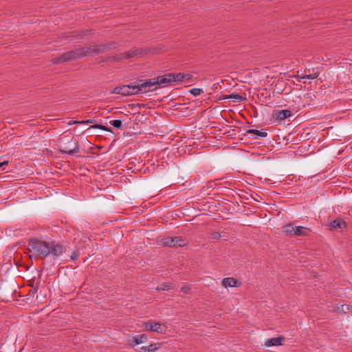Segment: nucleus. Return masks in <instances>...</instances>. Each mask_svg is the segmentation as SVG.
Here are the masks:
<instances>
[{
	"label": "nucleus",
	"mask_w": 352,
	"mask_h": 352,
	"mask_svg": "<svg viewBox=\"0 0 352 352\" xmlns=\"http://www.w3.org/2000/svg\"><path fill=\"white\" fill-rule=\"evenodd\" d=\"M226 98H227V99H228V98L234 99L235 102H241V101L245 100V98H244L243 96H242L241 95H240L239 94H230L229 96H227L226 97Z\"/></svg>",
	"instance_id": "412c9836"
},
{
	"label": "nucleus",
	"mask_w": 352,
	"mask_h": 352,
	"mask_svg": "<svg viewBox=\"0 0 352 352\" xmlns=\"http://www.w3.org/2000/svg\"><path fill=\"white\" fill-rule=\"evenodd\" d=\"M86 122H87V124H93V123H94V122H95V120H93V119L87 120H86Z\"/></svg>",
	"instance_id": "7c9ffc66"
},
{
	"label": "nucleus",
	"mask_w": 352,
	"mask_h": 352,
	"mask_svg": "<svg viewBox=\"0 0 352 352\" xmlns=\"http://www.w3.org/2000/svg\"><path fill=\"white\" fill-rule=\"evenodd\" d=\"M110 124L116 129H120L122 126V122L120 120H113L109 122Z\"/></svg>",
	"instance_id": "b1692460"
},
{
	"label": "nucleus",
	"mask_w": 352,
	"mask_h": 352,
	"mask_svg": "<svg viewBox=\"0 0 352 352\" xmlns=\"http://www.w3.org/2000/svg\"><path fill=\"white\" fill-rule=\"evenodd\" d=\"M320 74V72H314L312 74H307V75H304V76H300V82H302V80L303 79H309V80H314V79H316L318 78V76H319Z\"/></svg>",
	"instance_id": "6ab92c4d"
},
{
	"label": "nucleus",
	"mask_w": 352,
	"mask_h": 352,
	"mask_svg": "<svg viewBox=\"0 0 352 352\" xmlns=\"http://www.w3.org/2000/svg\"><path fill=\"white\" fill-rule=\"evenodd\" d=\"M87 124L86 120L78 121L77 124Z\"/></svg>",
	"instance_id": "72a5a7b5"
},
{
	"label": "nucleus",
	"mask_w": 352,
	"mask_h": 352,
	"mask_svg": "<svg viewBox=\"0 0 352 352\" xmlns=\"http://www.w3.org/2000/svg\"><path fill=\"white\" fill-rule=\"evenodd\" d=\"M190 93L195 96H197L203 93V90L199 88H193L190 90Z\"/></svg>",
	"instance_id": "393cba45"
},
{
	"label": "nucleus",
	"mask_w": 352,
	"mask_h": 352,
	"mask_svg": "<svg viewBox=\"0 0 352 352\" xmlns=\"http://www.w3.org/2000/svg\"><path fill=\"white\" fill-rule=\"evenodd\" d=\"M171 74V76L173 78H174L173 79H172V82H184V74L182 73H177V74H174V73H170Z\"/></svg>",
	"instance_id": "aec40b11"
},
{
	"label": "nucleus",
	"mask_w": 352,
	"mask_h": 352,
	"mask_svg": "<svg viewBox=\"0 0 352 352\" xmlns=\"http://www.w3.org/2000/svg\"><path fill=\"white\" fill-rule=\"evenodd\" d=\"M346 227V223L340 219H336L329 224L330 230H341Z\"/></svg>",
	"instance_id": "9b49d317"
},
{
	"label": "nucleus",
	"mask_w": 352,
	"mask_h": 352,
	"mask_svg": "<svg viewBox=\"0 0 352 352\" xmlns=\"http://www.w3.org/2000/svg\"><path fill=\"white\" fill-rule=\"evenodd\" d=\"M28 250L30 258L40 256L45 258L50 254L58 257L65 252L66 248L60 243L56 241L50 243L36 239H30L28 245Z\"/></svg>",
	"instance_id": "f257e3e1"
},
{
	"label": "nucleus",
	"mask_w": 352,
	"mask_h": 352,
	"mask_svg": "<svg viewBox=\"0 0 352 352\" xmlns=\"http://www.w3.org/2000/svg\"><path fill=\"white\" fill-rule=\"evenodd\" d=\"M223 286L225 287H239L241 285V283L237 279L232 278V277H228L225 278L222 280L221 282Z\"/></svg>",
	"instance_id": "f8f14e48"
},
{
	"label": "nucleus",
	"mask_w": 352,
	"mask_h": 352,
	"mask_svg": "<svg viewBox=\"0 0 352 352\" xmlns=\"http://www.w3.org/2000/svg\"><path fill=\"white\" fill-rule=\"evenodd\" d=\"M138 85L141 92H147L148 91H153L158 88L155 78H150L146 80H139Z\"/></svg>",
	"instance_id": "6e6552de"
},
{
	"label": "nucleus",
	"mask_w": 352,
	"mask_h": 352,
	"mask_svg": "<svg viewBox=\"0 0 352 352\" xmlns=\"http://www.w3.org/2000/svg\"><path fill=\"white\" fill-rule=\"evenodd\" d=\"M292 113L291 111L288 109H283L280 111H274L273 116L276 118L277 120H283L285 118L291 116Z\"/></svg>",
	"instance_id": "ddd939ff"
},
{
	"label": "nucleus",
	"mask_w": 352,
	"mask_h": 352,
	"mask_svg": "<svg viewBox=\"0 0 352 352\" xmlns=\"http://www.w3.org/2000/svg\"><path fill=\"white\" fill-rule=\"evenodd\" d=\"M161 241L164 246L167 247H183L187 243L186 239L181 236H166Z\"/></svg>",
	"instance_id": "423d86ee"
},
{
	"label": "nucleus",
	"mask_w": 352,
	"mask_h": 352,
	"mask_svg": "<svg viewBox=\"0 0 352 352\" xmlns=\"http://www.w3.org/2000/svg\"><path fill=\"white\" fill-rule=\"evenodd\" d=\"M58 148L62 153L73 155L79 151L78 142L74 138L65 136L58 140Z\"/></svg>",
	"instance_id": "7ed1b4c3"
},
{
	"label": "nucleus",
	"mask_w": 352,
	"mask_h": 352,
	"mask_svg": "<svg viewBox=\"0 0 352 352\" xmlns=\"http://www.w3.org/2000/svg\"><path fill=\"white\" fill-rule=\"evenodd\" d=\"M184 82L189 81L192 78V75L190 74H184Z\"/></svg>",
	"instance_id": "c85d7f7f"
},
{
	"label": "nucleus",
	"mask_w": 352,
	"mask_h": 352,
	"mask_svg": "<svg viewBox=\"0 0 352 352\" xmlns=\"http://www.w3.org/2000/svg\"><path fill=\"white\" fill-rule=\"evenodd\" d=\"M190 290V287H189V286H188V285H184V286H183V287H182L180 288V290H179V291H180L181 292L188 294V293H189Z\"/></svg>",
	"instance_id": "a878e982"
},
{
	"label": "nucleus",
	"mask_w": 352,
	"mask_h": 352,
	"mask_svg": "<svg viewBox=\"0 0 352 352\" xmlns=\"http://www.w3.org/2000/svg\"><path fill=\"white\" fill-rule=\"evenodd\" d=\"M285 340L283 336L278 338H272L265 342L266 346H275L282 345V340Z\"/></svg>",
	"instance_id": "2eb2a0df"
},
{
	"label": "nucleus",
	"mask_w": 352,
	"mask_h": 352,
	"mask_svg": "<svg viewBox=\"0 0 352 352\" xmlns=\"http://www.w3.org/2000/svg\"><path fill=\"white\" fill-rule=\"evenodd\" d=\"M79 256V253L78 252H74L72 255L70 256V258L72 261H75L78 258Z\"/></svg>",
	"instance_id": "c756f323"
},
{
	"label": "nucleus",
	"mask_w": 352,
	"mask_h": 352,
	"mask_svg": "<svg viewBox=\"0 0 352 352\" xmlns=\"http://www.w3.org/2000/svg\"><path fill=\"white\" fill-rule=\"evenodd\" d=\"M8 164V161H5V162H1L0 163V168L3 166L4 165H7Z\"/></svg>",
	"instance_id": "2f4dec72"
},
{
	"label": "nucleus",
	"mask_w": 352,
	"mask_h": 352,
	"mask_svg": "<svg viewBox=\"0 0 352 352\" xmlns=\"http://www.w3.org/2000/svg\"><path fill=\"white\" fill-rule=\"evenodd\" d=\"M283 231L288 235L296 236H307L311 233V230L303 226H296L292 223L287 224L283 227Z\"/></svg>",
	"instance_id": "20e7f679"
},
{
	"label": "nucleus",
	"mask_w": 352,
	"mask_h": 352,
	"mask_svg": "<svg viewBox=\"0 0 352 352\" xmlns=\"http://www.w3.org/2000/svg\"><path fill=\"white\" fill-rule=\"evenodd\" d=\"M78 123V121L77 120H74V121H70L68 122V124L69 125H72V124H77Z\"/></svg>",
	"instance_id": "473e14b6"
},
{
	"label": "nucleus",
	"mask_w": 352,
	"mask_h": 352,
	"mask_svg": "<svg viewBox=\"0 0 352 352\" xmlns=\"http://www.w3.org/2000/svg\"><path fill=\"white\" fill-rule=\"evenodd\" d=\"M338 309L340 311L346 313L349 311V307L345 305H342L340 306V307H338Z\"/></svg>",
	"instance_id": "bb28decb"
},
{
	"label": "nucleus",
	"mask_w": 352,
	"mask_h": 352,
	"mask_svg": "<svg viewBox=\"0 0 352 352\" xmlns=\"http://www.w3.org/2000/svg\"><path fill=\"white\" fill-rule=\"evenodd\" d=\"M113 93L122 96H131L140 93L138 82L137 84H129L114 89Z\"/></svg>",
	"instance_id": "39448f33"
},
{
	"label": "nucleus",
	"mask_w": 352,
	"mask_h": 352,
	"mask_svg": "<svg viewBox=\"0 0 352 352\" xmlns=\"http://www.w3.org/2000/svg\"><path fill=\"white\" fill-rule=\"evenodd\" d=\"M173 78H174L172 77L170 73L155 77L158 87H162L167 85H170L173 82L172 79Z\"/></svg>",
	"instance_id": "9d476101"
},
{
	"label": "nucleus",
	"mask_w": 352,
	"mask_h": 352,
	"mask_svg": "<svg viewBox=\"0 0 352 352\" xmlns=\"http://www.w3.org/2000/svg\"><path fill=\"white\" fill-rule=\"evenodd\" d=\"M147 340V336L145 334H140L133 337L131 340V346H135L145 342Z\"/></svg>",
	"instance_id": "dca6fc26"
},
{
	"label": "nucleus",
	"mask_w": 352,
	"mask_h": 352,
	"mask_svg": "<svg viewBox=\"0 0 352 352\" xmlns=\"http://www.w3.org/2000/svg\"><path fill=\"white\" fill-rule=\"evenodd\" d=\"M144 54V51L142 49H133L125 52L124 53L116 54L113 56V59L119 60L122 59L138 58L142 56Z\"/></svg>",
	"instance_id": "0eeeda50"
},
{
	"label": "nucleus",
	"mask_w": 352,
	"mask_h": 352,
	"mask_svg": "<svg viewBox=\"0 0 352 352\" xmlns=\"http://www.w3.org/2000/svg\"><path fill=\"white\" fill-rule=\"evenodd\" d=\"M221 237V234L219 232H212L211 233V238L212 239H219Z\"/></svg>",
	"instance_id": "cd10ccee"
},
{
	"label": "nucleus",
	"mask_w": 352,
	"mask_h": 352,
	"mask_svg": "<svg viewBox=\"0 0 352 352\" xmlns=\"http://www.w3.org/2000/svg\"><path fill=\"white\" fill-rule=\"evenodd\" d=\"M114 47L115 45L113 43L109 45L105 44L85 46L84 47L63 54L59 57L54 58L52 60V63L58 64L66 61L79 59L89 55L95 56L96 54L105 52Z\"/></svg>",
	"instance_id": "f03ea898"
},
{
	"label": "nucleus",
	"mask_w": 352,
	"mask_h": 352,
	"mask_svg": "<svg viewBox=\"0 0 352 352\" xmlns=\"http://www.w3.org/2000/svg\"><path fill=\"white\" fill-rule=\"evenodd\" d=\"M91 31H88V30L80 31V32L75 31V32H72V33L73 34L72 36L74 38H89V34H91Z\"/></svg>",
	"instance_id": "f3484780"
},
{
	"label": "nucleus",
	"mask_w": 352,
	"mask_h": 352,
	"mask_svg": "<svg viewBox=\"0 0 352 352\" xmlns=\"http://www.w3.org/2000/svg\"><path fill=\"white\" fill-rule=\"evenodd\" d=\"M253 134L255 135L254 138H257L258 137L260 138H265L267 135V133L266 132L261 131L256 129H249L246 132V135Z\"/></svg>",
	"instance_id": "a211bd4d"
},
{
	"label": "nucleus",
	"mask_w": 352,
	"mask_h": 352,
	"mask_svg": "<svg viewBox=\"0 0 352 352\" xmlns=\"http://www.w3.org/2000/svg\"><path fill=\"white\" fill-rule=\"evenodd\" d=\"M146 330L163 333L165 330L160 323L149 321L144 324Z\"/></svg>",
	"instance_id": "1a4fd4ad"
},
{
	"label": "nucleus",
	"mask_w": 352,
	"mask_h": 352,
	"mask_svg": "<svg viewBox=\"0 0 352 352\" xmlns=\"http://www.w3.org/2000/svg\"><path fill=\"white\" fill-rule=\"evenodd\" d=\"M160 346H161L160 343L151 344L148 346H142L139 349H137L136 351H138L139 352H155L159 348H160Z\"/></svg>",
	"instance_id": "4468645a"
},
{
	"label": "nucleus",
	"mask_w": 352,
	"mask_h": 352,
	"mask_svg": "<svg viewBox=\"0 0 352 352\" xmlns=\"http://www.w3.org/2000/svg\"><path fill=\"white\" fill-rule=\"evenodd\" d=\"M173 287L169 283H164L156 287L157 291H168L172 289Z\"/></svg>",
	"instance_id": "4be33fe9"
},
{
	"label": "nucleus",
	"mask_w": 352,
	"mask_h": 352,
	"mask_svg": "<svg viewBox=\"0 0 352 352\" xmlns=\"http://www.w3.org/2000/svg\"><path fill=\"white\" fill-rule=\"evenodd\" d=\"M89 129H101V130H103V131H108V132H112V131L104 126V125H101V124H94V125H91L89 127Z\"/></svg>",
	"instance_id": "5701e85b"
}]
</instances>
